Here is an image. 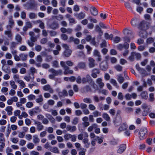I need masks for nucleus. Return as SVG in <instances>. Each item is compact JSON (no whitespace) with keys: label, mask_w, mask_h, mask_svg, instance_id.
Here are the masks:
<instances>
[{"label":"nucleus","mask_w":155,"mask_h":155,"mask_svg":"<svg viewBox=\"0 0 155 155\" xmlns=\"http://www.w3.org/2000/svg\"><path fill=\"white\" fill-rule=\"evenodd\" d=\"M87 82H88L92 86L94 89L96 90L98 89V86L94 84L90 76L88 74L86 75V78H82V83L84 84Z\"/></svg>","instance_id":"f257e3e1"},{"label":"nucleus","mask_w":155,"mask_h":155,"mask_svg":"<svg viewBox=\"0 0 155 155\" xmlns=\"http://www.w3.org/2000/svg\"><path fill=\"white\" fill-rule=\"evenodd\" d=\"M145 23L144 21H142L140 23L138 26V28L141 31L139 32V35L141 37L143 38L146 37V32L143 30L145 25Z\"/></svg>","instance_id":"f03ea898"},{"label":"nucleus","mask_w":155,"mask_h":155,"mask_svg":"<svg viewBox=\"0 0 155 155\" xmlns=\"http://www.w3.org/2000/svg\"><path fill=\"white\" fill-rule=\"evenodd\" d=\"M60 64L61 67L64 68V74L66 75L68 74H72L73 71L72 70L69 69V68L66 66L65 62L63 61H61L60 62Z\"/></svg>","instance_id":"7ed1b4c3"},{"label":"nucleus","mask_w":155,"mask_h":155,"mask_svg":"<svg viewBox=\"0 0 155 155\" xmlns=\"http://www.w3.org/2000/svg\"><path fill=\"white\" fill-rule=\"evenodd\" d=\"M62 47L65 50L64 52L65 56L66 57H69L71 54L72 51L69 49V46L67 44H63L62 45Z\"/></svg>","instance_id":"20e7f679"},{"label":"nucleus","mask_w":155,"mask_h":155,"mask_svg":"<svg viewBox=\"0 0 155 155\" xmlns=\"http://www.w3.org/2000/svg\"><path fill=\"white\" fill-rule=\"evenodd\" d=\"M148 130L146 127L141 128L139 132V137L140 140H143L145 138V134L147 133Z\"/></svg>","instance_id":"39448f33"},{"label":"nucleus","mask_w":155,"mask_h":155,"mask_svg":"<svg viewBox=\"0 0 155 155\" xmlns=\"http://www.w3.org/2000/svg\"><path fill=\"white\" fill-rule=\"evenodd\" d=\"M34 124L35 125L38 131H40L43 129L44 126L40 122L35 120H34Z\"/></svg>","instance_id":"423d86ee"},{"label":"nucleus","mask_w":155,"mask_h":155,"mask_svg":"<svg viewBox=\"0 0 155 155\" xmlns=\"http://www.w3.org/2000/svg\"><path fill=\"white\" fill-rule=\"evenodd\" d=\"M74 15L77 19H81L84 18L85 14L84 12H81L78 13H75Z\"/></svg>","instance_id":"0eeeda50"},{"label":"nucleus","mask_w":155,"mask_h":155,"mask_svg":"<svg viewBox=\"0 0 155 155\" xmlns=\"http://www.w3.org/2000/svg\"><path fill=\"white\" fill-rule=\"evenodd\" d=\"M49 71L52 73L54 76L62 74V71L61 70L56 71L54 69L51 68L49 70Z\"/></svg>","instance_id":"6e6552de"},{"label":"nucleus","mask_w":155,"mask_h":155,"mask_svg":"<svg viewBox=\"0 0 155 155\" xmlns=\"http://www.w3.org/2000/svg\"><path fill=\"white\" fill-rule=\"evenodd\" d=\"M96 84L98 85L99 87L101 89L103 87L104 85V83L102 82V79L101 78H98L96 80Z\"/></svg>","instance_id":"1a4fd4ad"},{"label":"nucleus","mask_w":155,"mask_h":155,"mask_svg":"<svg viewBox=\"0 0 155 155\" xmlns=\"http://www.w3.org/2000/svg\"><path fill=\"white\" fill-rule=\"evenodd\" d=\"M129 47V44L127 43H124L123 45L121 44H119L117 46V48L120 50H122L123 48L125 49H128Z\"/></svg>","instance_id":"9d476101"},{"label":"nucleus","mask_w":155,"mask_h":155,"mask_svg":"<svg viewBox=\"0 0 155 155\" xmlns=\"http://www.w3.org/2000/svg\"><path fill=\"white\" fill-rule=\"evenodd\" d=\"M66 130L67 131L71 132H74L77 130V127L74 126L68 125L66 127Z\"/></svg>","instance_id":"9b49d317"},{"label":"nucleus","mask_w":155,"mask_h":155,"mask_svg":"<svg viewBox=\"0 0 155 155\" xmlns=\"http://www.w3.org/2000/svg\"><path fill=\"white\" fill-rule=\"evenodd\" d=\"M89 65V67L92 68L94 67L95 65V60L92 58L90 57L88 58Z\"/></svg>","instance_id":"f8f14e48"},{"label":"nucleus","mask_w":155,"mask_h":155,"mask_svg":"<svg viewBox=\"0 0 155 155\" xmlns=\"http://www.w3.org/2000/svg\"><path fill=\"white\" fill-rule=\"evenodd\" d=\"M100 68L103 71H105L108 68V65L106 62H102L100 64Z\"/></svg>","instance_id":"ddd939ff"},{"label":"nucleus","mask_w":155,"mask_h":155,"mask_svg":"<svg viewBox=\"0 0 155 155\" xmlns=\"http://www.w3.org/2000/svg\"><path fill=\"white\" fill-rule=\"evenodd\" d=\"M126 149V144L121 145L120 146L119 149L117 150V152L119 153H121L125 150Z\"/></svg>","instance_id":"4468645a"},{"label":"nucleus","mask_w":155,"mask_h":155,"mask_svg":"<svg viewBox=\"0 0 155 155\" xmlns=\"http://www.w3.org/2000/svg\"><path fill=\"white\" fill-rule=\"evenodd\" d=\"M83 137H88V133L86 132H84L83 133H81L79 134L78 136V140H83Z\"/></svg>","instance_id":"2eb2a0df"},{"label":"nucleus","mask_w":155,"mask_h":155,"mask_svg":"<svg viewBox=\"0 0 155 155\" xmlns=\"http://www.w3.org/2000/svg\"><path fill=\"white\" fill-rule=\"evenodd\" d=\"M33 141L34 143H38L40 141V139L37 135H35L33 136Z\"/></svg>","instance_id":"dca6fc26"},{"label":"nucleus","mask_w":155,"mask_h":155,"mask_svg":"<svg viewBox=\"0 0 155 155\" xmlns=\"http://www.w3.org/2000/svg\"><path fill=\"white\" fill-rule=\"evenodd\" d=\"M43 88L45 91H49V92L51 93H53V90L51 88L50 86L48 84L44 86L43 87Z\"/></svg>","instance_id":"f3484780"},{"label":"nucleus","mask_w":155,"mask_h":155,"mask_svg":"<svg viewBox=\"0 0 155 155\" xmlns=\"http://www.w3.org/2000/svg\"><path fill=\"white\" fill-rule=\"evenodd\" d=\"M91 14L93 15H96L98 14V12L96 8L94 7H92L90 9Z\"/></svg>","instance_id":"a211bd4d"},{"label":"nucleus","mask_w":155,"mask_h":155,"mask_svg":"<svg viewBox=\"0 0 155 155\" xmlns=\"http://www.w3.org/2000/svg\"><path fill=\"white\" fill-rule=\"evenodd\" d=\"M139 20L137 18H133L131 21L132 25L134 27L136 26L137 24L139 22Z\"/></svg>","instance_id":"6ab92c4d"},{"label":"nucleus","mask_w":155,"mask_h":155,"mask_svg":"<svg viewBox=\"0 0 155 155\" xmlns=\"http://www.w3.org/2000/svg\"><path fill=\"white\" fill-rule=\"evenodd\" d=\"M9 84L12 89L15 90L17 89V86L15 84V82L14 81H9Z\"/></svg>","instance_id":"aec40b11"},{"label":"nucleus","mask_w":155,"mask_h":155,"mask_svg":"<svg viewBox=\"0 0 155 155\" xmlns=\"http://www.w3.org/2000/svg\"><path fill=\"white\" fill-rule=\"evenodd\" d=\"M50 27L52 29H56L59 27V24L56 22H54L51 25Z\"/></svg>","instance_id":"412c9836"},{"label":"nucleus","mask_w":155,"mask_h":155,"mask_svg":"<svg viewBox=\"0 0 155 155\" xmlns=\"http://www.w3.org/2000/svg\"><path fill=\"white\" fill-rule=\"evenodd\" d=\"M127 128V125L126 123H124L119 127V130L120 131L126 130Z\"/></svg>","instance_id":"4be33fe9"},{"label":"nucleus","mask_w":155,"mask_h":155,"mask_svg":"<svg viewBox=\"0 0 155 155\" xmlns=\"http://www.w3.org/2000/svg\"><path fill=\"white\" fill-rule=\"evenodd\" d=\"M12 110L13 108L12 106H8L5 109V110L7 112L8 114L9 115H11L12 114Z\"/></svg>","instance_id":"5701e85b"},{"label":"nucleus","mask_w":155,"mask_h":155,"mask_svg":"<svg viewBox=\"0 0 155 155\" xmlns=\"http://www.w3.org/2000/svg\"><path fill=\"white\" fill-rule=\"evenodd\" d=\"M5 34L7 35L8 38L12 39V33L11 30L5 31L4 32Z\"/></svg>","instance_id":"b1692460"},{"label":"nucleus","mask_w":155,"mask_h":155,"mask_svg":"<svg viewBox=\"0 0 155 155\" xmlns=\"http://www.w3.org/2000/svg\"><path fill=\"white\" fill-rule=\"evenodd\" d=\"M19 56L21 58V60L24 61L26 60L28 55L25 54L21 53L19 54Z\"/></svg>","instance_id":"393cba45"},{"label":"nucleus","mask_w":155,"mask_h":155,"mask_svg":"<svg viewBox=\"0 0 155 155\" xmlns=\"http://www.w3.org/2000/svg\"><path fill=\"white\" fill-rule=\"evenodd\" d=\"M102 117L106 121H109L110 120V117L107 113H104L102 114Z\"/></svg>","instance_id":"a878e982"},{"label":"nucleus","mask_w":155,"mask_h":155,"mask_svg":"<svg viewBox=\"0 0 155 155\" xmlns=\"http://www.w3.org/2000/svg\"><path fill=\"white\" fill-rule=\"evenodd\" d=\"M136 69L141 74H143L144 72L145 71V70L143 68H141L140 67L139 65L137 64L136 65Z\"/></svg>","instance_id":"bb28decb"},{"label":"nucleus","mask_w":155,"mask_h":155,"mask_svg":"<svg viewBox=\"0 0 155 155\" xmlns=\"http://www.w3.org/2000/svg\"><path fill=\"white\" fill-rule=\"evenodd\" d=\"M50 151L53 153H60L59 150L56 147H53L50 150Z\"/></svg>","instance_id":"cd10ccee"},{"label":"nucleus","mask_w":155,"mask_h":155,"mask_svg":"<svg viewBox=\"0 0 155 155\" xmlns=\"http://www.w3.org/2000/svg\"><path fill=\"white\" fill-rule=\"evenodd\" d=\"M104 38L106 39H112L113 35L112 34L109 35L107 33H106L104 34Z\"/></svg>","instance_id":"c85d7f7f"},{"label":"nucleus","mask_w":155,"mask_h":155,"mask_svg":"<svg viewBox=\"0 0 155 155\" xmlns=\"http://www.w3.org/2000/svg\"><path fill=\"white\" fill-rule=\"evenodd\" d=\"M46 116L47 117L50 121L52 123H54L55 121V119L54 117L50 114H46Z\"/></svg>","instance_id":"c756f323"},{"label":"nucleus","mask_w":155,"mask_h":155,"mask_svg":"<svg viewBox=\"0 0 155 155\" xmlns=\"http://www.w3.org/2000/svg\"><path fill=\"white\" fill-rule=\"evenodd\" d=\"M123 33L125 35H128L131 34L132 31L131 30L128 29H125L123 30Z\"/></svg>","instance_id":"7c9ffc66"},{"label":"nucleus","mask_w":155,"mask_h":155,"mask_svg":"<svg viewBox=\"0 0 155 155\" xmlns=\"http://www.w3.org/2000/svg\"><path fill=\"white\" fill-rule=\"evenodd\" d=\"M15 39L17 42L20 43H21L22 38L21 36L17 34L15 36Z\"/></svg>","instance_id":"2f4dec72"},{"label":"nucleus","mask_w":155,"mask_h":155,"mask_svg":"<svg viewBox=\"0 0 155 155\" xmlns=\"http://www.w3.org/2000/svg\"><path fill=\"white\" fill-rule=\"evenodd\" d=\"M17 83L20 84V86L21 88H24L25 87L24 82L21 80L17 81Z\"/></svg>","instance_id":"473e14b6"},{"label":"nucleus","mask_w":155,"mask_h":155,"mask_svg":"<svg viewBox=\"0 0 155 155\" xmlns=\"http://www.w3.org/2000/svg\"><path fill=\"white\" fill-rule=\"evenodd\" d=\"M132 55H134V57H135L137 60L140 59L141 58V55L140 54L135 52H132Z\"/></svg>","instance_id":"72a5a7b5"},{"label":"nucleus","mask_w":155,"mask_h":155,"mask_svg":"<svg viewBox=\"0 0 155 155\" xmlns=\"http://www.w3.org/2000/svg\"><path fill=\"white\" fill-rule=\"evenodd\" d=\"M79 122V118L77 117H74L72 120L71 123L73 125H76Z\"/></svg>","instance_id":"f704fd0d"},{"label":"nucleus","mask_w":155,"mask_h":155,"mask_svg":"<svg viewBox=\"0 0 155 155\" xmlns=\"http://www.w3.org/2000/svg\"><path fill=\"white\" fill-rule=\"evenodd\" d=\"M27 147L28 149L31 150L34 148L35 145L33 143L29 142L27 144Z\"/></svg>","instance_id":"c9c22d12"},{"label":"nucleus","mask_w":155,"mask_h":155,"mask_svg":"<svg viewBox=\"0 0 155 155\" xmlns=\"http://www.w3.org/2000/svg\"><path fill=\"white\" fill-rule=\"evenodd\" d=\"M72 137V135L70 134H67L64 135V138L66 140H68Z\"/></svg>","instance_id":"e433bc0d"},{"label":"nucleus","mask_w":155,"mask_h":155,"mask_svg":"<svg viewBox=\"0 0 155 155\" xmlns=\"http://www.w3.org/2000/svg\"><path fill=\"white\" fill-rule=\"evenodd\" d=\"M110 83L112 84L114 86H115L116 87L118 88V86L117 85V83L116 81L114 79H112L110 80Z\"/></svg>","instance_id":"4c0bfd02"},{"label":"nucleus","mask_w":155,"mask_h":155,"mask_svg":"<svg viewBox=\"0 0 155 155\" xmlns=\"http://www.w3.org/2000/svg\"><path fill=\"white\" fill-rule=\"evenodd\" d=\"M114 68L118 71H121L122 70V67L119 64H117L114 66Z\"/></svg>","instance_id":"58836bf2"},{"label":"nucleus","mask_w":155,"mask_h":155,"mask_svg":"<svg viewBox=\"0 0 155 155\" xmlns=\"http://www.w3.org/2000/svg\"><path fill=\"white\" fill-rule=\"evenodd\" d=\"M36 17V15L35 13L31 12L29 14V17L30 19H35Z\"/></svg>","instance_id":"ea45409f"},{"label":"nucleus","mask_w":155,"mask_h":155,"mask_svg":"<svg viewBox=\"0 0 155 155\" xmlns=\"http://www.w3.org/2000/svg\"><path fill=\"white\" fill-rule=\"evenodd\" d=\"M14 24L13 20L12 19V17L9 18L8 21V26L11 28Z\"/></svg>","instance_id":"a19ab883"},{"label":"nucleus","mask_w":155,"mask_h":155,"mask_svg":"<svg viewBox=\"0 0 155 155\" xmlns=\"http://www.w3.org/2000/svg\"><path fill=\"white\" fill-rule=\"evenodd\" d=\"M94 116V117H97L101 115V112L97 111L95 110L93 112Z\"/></svg>","instance_id":"79ce46f5"},{"label":"nucleus","mask_w":155,"mask_h":155,"mask_svg":"<svg viewBox=\"0 0 155 155\" xmlns=\"http://www.w3.org/2000/svg\"><path fill=\"white\" fill-rule=\"evenodd\" d=\"M97 127V125L96 124H94L88 127L87 129V130L89 132H91L92 131L94 127L96 128Z\"/></svg>","instance_id":"37998d69"},{"label":"nucleus","mask_w":155,"mask_h":155,"mask_svg":"<svg viewBox=\"0 0 155 155\" xmlns=\"http://www.w3.org/2000/svg\"><path fill=\"white\" fill-rule=\"evenodd\" d=\"M35 2H34L33 3H31L29 7H28L27 8H25V9H33L34 8V7L35 6Z\"/></svg>","instance_id":"c03bdc74"},{"label":"nucleus","mask_w":155,"mask_h":155,"mask_svg":"<svg viewBox=\"0 0 155 155\" xmlns=\"http://www.w3.org/2000/svg\"><path fill=\"white\" fill-rule=\"evenodd\" d=\"M59 95L61 96H66L68 95V93L66 90H63L62 92L59 93Z\"/></svg>","instance_id":"a18cd8bd"},{"label":"nucleus","mask_w":155,"mask_h":155,"mask_svg":"<svg viewBox=\"0 0 155 155\" xmlns=\"http://www.w3.org/2000/svg\"><path fill=\"white\" fill-rule=\"evenodd\" d=\"M36 61L38 62L41 63L42 61V59L41 56L40 55H38L36 58Z\"/></svg>","instance_id":"49530a36"},{"label":"nucleus","mask_w":155,"mask_h":155,"mask_svg":"<svg viewBox=\"0 0 155 155\" xmlns=\"http://www.w3.org/2000/svg\"><path fill=\"white\" fill-rule=\"evenodd\" d=\"M117 80L118 82L121 84L124 81V78L123 77L121 76L120 75L118 76L117 78Z\"/></svg>","instance_id":"de8ad7c7"},{"label":"nucleus","mask_w":155,"mask_h":155,"mask_svg":"<svg viewBox=\"0 0 155 155\" xmlns=\"http://www.w3.org/2000/svg\"><path fill=\"white\" fill-rule=\"evenodd\" d=\"M5 57L7 59H11L12 58V56L11 54L7 52L5 54Z\"/></svg>","instance_id":"09e8293b"},{"label":"nucleus","mask_w":155,"mask_h":155,"mask_svg":"<svg viewBox=\"0 0 155 155\" xmlns=\"http://www.w3.org/2000/svg\"><path fill=\"white\" fill-rule=\"evenodd\" d=\"M85 66V64L84 62H81L78 64V67L80 68H84Z\"/></svg>","instance_id":"8fccbe9b"},{"label":"nucleus","mask_w":155,"mask_h":155,"mask_svg":"<svg viewBox=\"0 0 155 155\" xmlns=\"http://www.w3.org/2000/svg\"><path fill=\"white\" fill-rule=\"evenodd\" d=\"M90 136L91 139H94L95 138H98L99 137L96 136L95 134L93 133H91L90 134Z\"/></svg>","instance_id":"3c124183"},{"label":"nucleus","mask_w":155,"mask_h":155,"mask_svg":"<svg viewBox=\"0 0 155 155\" xmlns=\"http://www.w3.org/2000/svg\"><path fill=\"white\" fill-rule=\"evenodd\" d=\"M55 18L58 20H61L63 19V16L61 15H58L56 16Z\"/></svg>","instance_id":"603ef678"},{"label":"nucleus","mask_w":155,"mask_h":155,"mask_svg":"<svg viewBox=\"0 0 155 155\" xmlns=\"http://www.w3.org/2000/svg\"><path fill=\"white\" fill-rule=\"evenodd\" d=\"M149 112H150V109H144L142 112V115L143 116H146Z\"/></svg>","instance_id":"864d4df0"},{"label":"nucleus","mask_w":155,"mask_h":155,"mask_svg":"<svg viewBox=\"0 0 155 155\" xmlns=\"http://www.w3.org/2000/svg\"><path fill=\"white\" fill-rule=\"evenodd\" d=\"M36 69L34 67H31L29 69V71L32 74V75H33L34 73L36 72Z\"/></svg>","instance_id":"5fc2aeb1"},{"label":"nucleus","mask_w":155,"mask_h":155,"mask_svg":"<svg viewBox=\"0 0 155 155\" xmlns=\"http://www.w3.org/2000/svg\"><path fill=\"white\" fill-rule=\"evenodd\" d=\"M125 111L127 113H130L133 111V109L131 107H126L125 108Z\"/></svg>","instance_id":"6e6d98bb"},{"label":"nucleus","mask_w":155,"mask_h":155,"mask_svg":"<svg viewBox=\"0 0 155 155\" xmlns=\"http://www.w3.org/2000/svg\"><path fill=\"white\" fill-rule=\"evenodd\" d=\"M75 113V115L77 116H79L82 114V112L79 110H76Z\"/></svg>","instance_id":"4d7b16f0"},{"label":"nucleus","mask_w":155,"mask_h":155,"mask_svg":"<svg viewBox=\"0 0 155 155\" xmlns=\"http://www.w3.org/2000/svg\"><path fill=\"white\" fill-rule=\"evenodd\" d=\"M60 127L61 129H65L67 127V124L65 122L62 123L60 124Z\"/></svg>","instance_id":"13d9d810"},{"label":"nucleus","mask_w":155,"mask_h":155,"mask_svg":"<svg viewBox=\"0 0 155 155\" xmlns=\"http://www.w3.org/2000/svg\"><path fill=\"white\" fill-rule=\"evenodd\" d=\"M13 78L15 81L17 82V81L20 80L19 76L17 74H15L13 75Z\"/></svg>","instance_id":"bf43d9fd"},{"label":"nucleus","mask_w":155,"mask_h":155,"mask_svg":"<svg viewBox=\"0 0 155 155\" xmlns=\"http://www.w3.org/2000/svg\"><path fill=\"white\" fill-rule=\"evenodd\" d=\"M93 55L94 56H97L100 55V52L97 50H95L93 52Z\"/></svg>","instance_id":"052dcab7"},{"label":"nucleus","mask_w":155,"mask_h":155,"mask_svg":"<svg viewBox=\"0 0 155 155\" xmlns=\"http://www.w3.org/2000/svg\"><path fill=\"white\" fill-rule=\"evenodd\" d=\"M88 19L90 20L91 22L97 23V21L96 19L92 18L91 17H89L88 18Z\"/></svg>","instance_id":"680f3d73"},{"label":"nucleus","mask_w":155,"mask_h":155,"mask_svg":"<svg viewBox=\"0 0 155 155\" xmlns=\"http://www.w3.org/2000/svg\"><path fill=\"white\" fill-rule=\"evenodd\" d=\"M120 38L118 36H116L115 37L114 39V41L115 43H118L120 41Z\"/></svg>","instance_id":"e2e57ef3"},{"label":"nucleus","mask_w":155,"mask_h":155,"mask_svg":"<svg viewBox=\"0 0 155 155\" xmlns=\"http://www.w3.org/2000/svg\"><path fill=\"white\" fill-rule=\"evenodd\" d=\"M25 138L27 140L30 141L32 139V136L31 134H28L25 135Z\"/></svg>","instance_id":"0e129e2a"},{"label":"nucleus","mask_w":155,"mask_h":155,"mask_svg":"<svg viewBox=\"0 0 155 155\" xmlns=\"http://www.w3.org/2000/svg\"><path fill=\"white\" fill-rule=\"evenodd\" d=\"M25 136V133L23 132H21L18 133V137H19L22 138L24 137Z\"/></svg>","instance_id":"69168bd1"},{"label":"nucleus","mask_w":155,"mask_h":155,"mask_svg":"<svg viewBox=\"0 0 155 155\" xmlns=\"http://www.w3.org/2000/svg\"><path fill=\"white\" fill-rule=\"evenodd\" d=\"M30 155H40L39 153L34 150L31 151L30 153Z\"/></svg>","instance_id":"338daca9"},{"label":"nucleus","mask_w":155,"mask_h":155,"mask_svg":"<svg viewBox=\"0 0 155 155\" xmlns=\"http://www.w3.org/2000/svg\"><path fill=\"white\" fill-rule=\"evenodd\" d=\"M69 152V150L68 149L63 150L61 151V155H67Z\"/></svg>","instance_id":"774afa93"}]
</instances>
